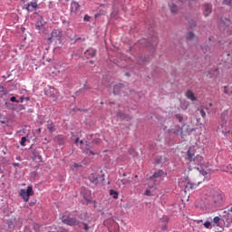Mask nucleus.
Wrapping results in <instances>:
<instances>
[{
  "instance_id": "15",
  "label": "nucleus",
  "mask_w": 232,
  "mask_h": 232,
  "mask_svg": "<svg viewBox=\"0 0 232 232\" xmlns=\"http://www.w3.org/2000/svg\"><path fill=\"white\" fill-rule=\"evenodd\" d=\"M79 3H77V2H72V4H71V11L72 12H77V10L79 9Z\"/></svg>"
},
{
  "instance_id": "50",
  "label": "nucleus",
  "mask_w": 232,
  "mask_h": 232,
  "mask_svg": "<svg viewBox=\"0 0 232 232\" xmlns=\"http://www.w3.org/2000/svg\"><path fill=\"white\" fill-rule=\"evenodd\" d=\"M123 177H126V173H123V175H122Z\"/></svg>"
},
{
  "instance_id": "12",
  "label": "nucleus",
  "mask_w": 232,
  "mask_h": 232,
  "mask_svg": "<svg viewBox=\"0 0 232 232\" xmlns=\"http://www.w3.org/2000/svg\"><path fill=\"white\" fill-rule=\"evenodd\" d=\"M211 12H213V9L211 8V5L206 4L205 8H204L205 17H208V15H209V14H211Z\"/></svg>"
},
{
  "instance_id": "45",
  "label": "nucleus",
  "mask_w": 232,
  "mask_h": 232,
  "mask_svg": "<svg viewBox=\"0 0 232 232\" xmlns=\"http://www.w3.org/2000/svg\"><path fill=\"white\" fill-rule=\"evenodd\" d=\"M185 191H188V186L185 187Z\"/></svg>"
},
{
  "instance_id": "37",
  "label": "nucleus",
  "mask_w": 232,
  "mask_h": 232,
  "mask_svg": "<svg viewBox=\"0 0 232 232\" xmlns=\"http://www.w3.org/2000/svg\"><path fill=\"white\" fill-rule=\"evenodd\" d=\"M19 102H24V96H22V97L20 98Z\"/></svg>"
},
{
  "instance_id": "43",
  "label": "nucleus",
  "mask_w": 232,
  "mask_h": 232,
  "mask_svg": "<svg viewBox=\"0 0 232 232\" xmlns=\"http://www.w3.org/2000/svg\"><path fill=\"white\" fill-rule=\"evenodd\" d=\"M22 3H26V0H20Z\"/></svg>"
},
{
  "instance_id": "40",
  "label": "nucleus",
  "mask_w": 232,
  "mask_h": 232,
  "mask_svg": "<svg viewBox=\"0 0 232 232\" xmlns=\"http://www.w3.org/2000/svg\"><path fill=\"white\" fill-rule=\"evenodd\" d=\"M75 144H79V138H76Z\"/></svg>"
},
{
  "instance_id": "6",
  "label": "nucleus",
  "mask_w": 232,
  "mask_h": 232,
  "mask_svg": "<svg viewBox=\"0 0 232 232\" xmlns=\"http://www.w3.org/2000/svg\"><path fill=\"white\" fill-rule=\"evenodd\" d=\"M37 9H39V5H37V2H31L24 5V10L28 12H34V10Z\"/></svg>"
},
{
  "instance_id": "14",
  "label": "nucleus",
  "mask_w": 232,
  "mask_h": 232,
  "mask_svg": "<svg viewBox=\"0 0 232 232\" xmlns=\"http://www.w3.org/2000/svg\"><path fill=\"white\" fill-rule=\"evenodd\" d=\"M165 173L164 170L160 169L158 171H156L153 176L151 177V179H160V177H164Z\"/></svg>"
},
{
  "instance_id": "26",
  "label": "nucleus",
  "mask_w": 232,
  "mask_h": 232,
  "mask_svg": "<svg viewBox=\"0 0 232 232\" xmlns=\"http://www.w3.org/2000/svg\"><path fill=\"white\" fill-rule=\"evenodd\" d=\"M177 130H174L173 133H176V135H179V133H182V128L176 127Z\"/></svg>"
},
{
  "instance_id": "30",
  "label": "nucleus",
  "mask_w": 232,
  "mask_h": 232,
  "mask_svg": "<svg viewBox=\"0 0 232 232\" xmlns=\"http://www.w3.org/2000/svg\"><path fill=\"white\" fill-rule=\"evenodd\" d=\"M204 227H205L207 229H209V227H211V222L206 221V222L204 223Z\"/></svg>"
},
{
  "instance_id": "52",
  "label": "nucleus",
  "mask_w": 232,
  "mask_h": 232,
  "mask_svg": "<svg viewBox=\"0 0 232 232\" xmlns=\"http://www.w3.org/2000/svg\"><path fill=\"white\" fill-rule=\"evenodd\" d=\"M58 1H60V2H61V1H63V0H58ZM66 1H70V0H66Z\"/></svg>"
},
{
  "instance_id": "16",
  "label": "nucleus",
  "mask_w": 232,
  "mask_h": 232,
  "mask_svg": "<svg viewBox=\"0 0 232 232\" xmlns=\"http://www.w3.org/2000/svg\"><path fill=\"white\" fill-rule=\"evenodd\" d=\"M110 195H111V197H112V198H115V199L119 198V192H117L113 189L110 190Z\"/></svg>"
},
{
  "instance_id": "24",
  "label": "nucleus",
  "mask_w": 232,
  "mask_h": 232,
  "mask_svg": "<svg viewBox=\"0 0 232 232\" xmlns=\"http://www.w3.org/2000/svg\"><path fill=\"white\" fill-rule=\"evenodd\" d=\"M193 38H195V34L188 32L187 35V39L191 40Z\"/></svg>"
},
{
  "instance_id": "36",
  "label": "nucleus",
  "mask_w": 232,
  "mask_h": 232,
  "mask_svg": "<svg viewBox=\"0 0 232 232\" xmlns=\"http://www.w3.org/2000/svg\"><path fill=\"white\" fill-rule=\"evenodd\" d=\"M202 50H203V53H208V50H209V48L207 47L206 49H204V47H203Z\"/></svg>"
},
{
  "instance_id": "1",
  "label": "nucleus",
  "mask_w": 232,
  "mask_h": 232,
  "mask_svg": "<svg viewBox=\"0 0 232 232\" xmlns=\"http://www.w3.org/2000/svg\"><path fill=\"white\" fill-rule=\"evenodd\" d=\"M226 202V196L222 193H216L209 200L210 208H221Z\"/></svg>"
},
{
  "instance_id": "10",
  "label": "nucleus",
  "mask_w": 232,
  "mask_h": 232,
  "mask_svg": "<svg viewBox=\"0 0 232 232\" xmlns=\"http://www.w3.org/2000/svg\"><path fill=\"white\" fill-rule=\"evenodd\" d=\"M47 130L50 131V133H53L56 131L57 126H55V123H53V121H48Z\"/></svg>"
},
{
  "instance_id": "48",
  "label": "nucleus",
  "mask_w": 232,
  "mask_h": 232,
  "mask_svg": "<svg viewBox=\"0 0 232 232\" xmlns=\"http://www.w3.org/2000/svg\"><path fill=\"white\" fill-rule=\"evenodd\" d=\"M83 143V141L82 140H80V144H82Z\"/></svg>"
},
{
  "instance_id": "13",
  "label": "nucleus",
  "mask_w": 232,
  "mask_h": 232,
  "mask_svg": "<svg viewBox=\"0 0 232 232\" xmlns=\"http://www.w3.org/2000/svg\"><path fill=\"white\" fill-rule=\"evenodd\" d=\"M186 97L187 99H189V101H197V96H195V93L192 92L191 90L187 91Z\"/></svg>"
},
{
  "instance_id": "11",
  "label": "nucleus",
  "mask_w": 232,
  "mask_h": 232,
  "mask_svg": "<svg viewBox=\"0 0 232 232\" xmlns=\"http://www.w3.org/2000/svg\"><path fill=\"white\" fill-rule=\"evenodd\" d=\"M51 39H56L59 41V39H61V31L53 30L51 34Z\"/></svg>"
},
{
  "instance_id": "33",
  "label": "nucleus",
  "mask_w": 232,
  "mask_h": 232,
  "mask_svg": "<svg viewBox=\"0 0 232 232\" xmlns=\"http://www.w3.org/2000/svg\"><path fill=\"white\" fill-rule=\"evenodd\" d=\"M83 229H84L85 231H88V229H90V227L88 226L87 223H84V224H83Z\"/></svg>"
},
{
  "instance_id": "35",
  "label": "nucleus",
  "mask_w": 232,
  "mask_h": 232,
  "mask_svg": "<svg viewBox=\"0 0 232 232\" xmlns=\"http://www.w3.org/2000/svg\"><path fill=\"white\" fill-rule=\"evenodd\" d=\"M190 26H191V28L197 26V23H196V22H193V21L190 22Z\"/></svg>"
},
{
  "instance_id": "41",
  "label": "nucleus",
  "mask_w": 232,
  "mask_h": 232,
  "mask_svg": "<svg viewBox=\"0 0 232 232\" xmlns=\"http://www.w3.org/2000/svg\"><path fill=\"white\" fill-rule=\"evenodd\" d=\"M14 168L19 167V163H14Z\"/></svg>"
},
{
  "instance_id": "49",
  "label": "nucleus",
  "mask_w": 232,
  "mask_h": 232,
  "mask_svg": "<svg viewBox=\"0 0 232 232\" xmlns=\"http://www.w3.org/2000/svg\"><path fill=\"white\" fill-rule=\"evenodd\" d=\"M90 63H91V64H93V61H91Z\"/></svg>"
},
{
  "instance_id": "27",
  "label": "nucleus",
  "mask_w": 232,
  "mask_h": 232,
  "mask_svg": "<svg viewBox=\"0 0 232 232\" xmlns=\"http://www.w3.org/2000/svg\"><path fill=\"white\" fill-rule=\"evenodd\" d=\"M176 119H178L179 122H182L184 121V118L180 114H177Z\"/></svg>"
},
{
  "instance_id": "9",
  "label": "nucleus",
  "mask_w": 232,
  "mask_h": 232,
  "mask_svg": "<svg viewBox=\"0 0 232 232\" xmlns=\"http://www.w3.org/2000/svg\"><path fill=\"white\" fill-rule=\"evenodd\" d=\"M123 88H124V85L121 83H118V84L114 85V87H113L114 95H119V93H121V92H122Z\"/></svg>"
},
{
  "instance_id": "4",
  "label": "nucleus",
  "mask_w": 232,
  "mask_h": 232,
  "mask_svg": "<svg viewBox=\"0 0 232 232\" xmlns=\"http://www.w3.org/2000/svg\"><path fill=\"white\" fill-rule=\"evenodd\" d=\"M45 95L53 99V101H57L59 99V91L53 87H49L45 90Z\"/></svg>"
},
{
  "instance_id": "28",
  "label": "nucleus",
  "mask_w": 232,
  "mask_h": 232,
  "mask_svg": "<svg viewBox=\"0 0 232 232\" xmlns=\"http://www.w3.org/2000/svg\"><path fill=\"white\" fill-rule=\"evenodd\" d=\"M146 197H151V188H147L145 191Z\"/></svg>"
},
{
  "instance_id": "22",
  "label": "nucleus",
  "mask_w": 232,
  "mask_h": 232,
  "mask_svg": "<svg viewBox=\"0 0 232 232\" xmlns=\"http://www.w3.org/2000/svg\"><path fill=\"white\" fill-rule=\"evenodd\" d=\"M213 222L214 224H216L217 226H220V217H215L213 218Z\"/></svg>"
},
{
  "instance_id": "29",
  "label": "nucleus",
  "mask_w": 232,
  "mask_h": 232,
  "mask_svg": "<svg viewBox=\"0 0 232 232\" xmlns=\"http://www.w3.org/2000/svg\"><path fill=\"white\" fill-rule=\"evenodd\" d=\"M223 4L227 5V6H231L232 5V0H224Z\"/></svg>"
},
{
  "instance_id": "2",
  "label": "nucleus",
  "mask_w": 232,
  "mask_h": 232,
  "mask_svg": "<svg viewBox=\"0 0 232 232\" xmlns=\"http://www.w3.org/2000/svg\"><path fill=\"white\" fill-rule=\"evenodd\" d=\"M188 160L189 162H198L200 166L204 164V158L200 155L195 157V149L189 148L188 150Z\"/></svg>"
},
{
  "instance_id": "19",
  "label": "nucleus",
  "mask_w": 232,
  "mask_h": 232,
  "mask_svg": "<svg viewBox=\"0 0 232 232\" xmlns=\"http://www.w3.org/2000/svg\"><path fill=\"white\" fill-rule=\"evenodd\" d=\"M86 150H87V155H99L98 152H93L90 150V145H86Z\"/></svg>"
},
{
  "instance_id": "44",
  "label": "nucleus",
  "mask_w": 232,
  "mask_h": 232,
  "mask_svg": "<svg viewBox=\"0 0 232 232\" xmlns=\"http://www.w3.org/2000/svg\"><path fill=\"white\" fill-rule=\"evenodd\" d=\"M188 186H189L190 188H193V185H191V184H188Z\"/></svg>"
},
{
  "instance_id": "8",
  "label": "nucleus",
  "mask_w": 232,
  "mask_h": 232,
  "mask_svg": "<svg viewBox=\"0 0 232 232\" xmlns=\"http://www.w3.org/2000/svg\"><path fill=\"white\" fill-rule=\"evenodd\" d=\"M222 217L227 224L232 223V212H229V210H225L222 214Z\"/></svg>"
},
{
  "instance_id": "42",
  "label": "nucleus",
  "mask_w": 232,
  "mask_h": 232,
  "mask_svg": "<svg viewBox=\"0 0 232 232\" xmlns=\"http://www.w3.org/2000/svg\"><path fill=\"white\" fill-rule=\"evenodd\" d=\"M24 101H27V102H28V101H30V98H29V97H25V98H24Z\"/></svg>"
},
{
  "instance_id": "46",
  "label": "nucleus",
  "mask_w": 232,
  "mask_h": 232,
  "mask_svg": "<svg viewBox=\"0 0 232 232\" xmlns=\"http://www.w3.org/2000/svg\"><path fill=\"white\" fill-rule=\"evenodd\" d=\"M17 159V160H21V158L20 157H18V158H16Z\"/></svg>"
},
{
  "instance_id": "39",
  "label": "nucleus",
  "mask_w": 232,
  "mask_h": 232,
  "mask_svg": "<svg viewBox=\"0 0 232 232\" xmlns=\"http://www.w3.org/2000/svg\"><path fill=\"white\" fill-rule=\"evenodd\" d=\"M224 93H229V92H227V87H225V89H224Z\"/></svg>"
},
{
  "instance_id": "34",
  "label": "nucleus",
  "mask_w": 232,
  "mask_h": 232,
  "mask_svg": "<svg viewBox=\"0 0 232 232\" xmlns=\"http://www.w3.org/2000/svg\"><path fill=\"white\" fill-rule=\"evenodd\" d=\"M59 144H64V139L63 138H58Z\"/></svg>"
},
{
  "instance_id": "21",
  "label": "nucleus",
  "mask_w": 232,
  "mask_h": 232,
  "mask_svg": "<svg viewBox=\"0 0 232 232\" xmlns=\"http://www.w3.org/2000/svg\"><path fill=\"white\" fill-rule=\"evenodd\" d=\"M198 111L199 112V114L201 115V117H202L203 119H205V117H206V111H204V109L199 108V109H198Z\"/></svg>"
},
{
  "instance_id": "7",
  "label": "nucleus",
  "mask_w": 232,
  "mask_h": 232,
  "mask_svg": "<svg viewBox=\"0 0 232 232\" xmlns=\"http://www.w3.org/2000/svg\"><path fill=\"white\" fill-rule=\"evenodd\" d=\"M63 224H66V226H77L78 222H77V218H66L62 219Z\"/></svg>"
},
{
  "instance_id": "3",
  "label": "nucleus",
  "mask_w": 232,
  "mask_h": 232,
  "mask_svg": "<svg viewBox=\"0 0 232 232\" xmlns=\"http://www.w3.org/2000/svg\"><path fill=\"white\" fill-rule=\"evenodd\" d=\"M19 195L22 197L24 202H28V200H30V197L34 196V188L29 186L26 190L22 188Z\"/></svg>"
},
{
  "instance_id": "18",
  "label": "nucleus",
  "mask_w": 232,
  "mask_h": 232,
  "mask_svg": "<svg viewBox=\"0 0 232 232\" xmlns=\"http://www.w3.org/2000/svg\"><path fill=\"white\" fill-rule=\"evenodd\" d=\"M170 12L172 14H177V12H179V7L175 4H172L170 5Z\"/></svg>"
},
{
  "instance_id": "5",
  "label": "nucleus",
  "mask_w": 232,
  "mask_h": 232,
  "mask_svg": "<svg viewBox=\"0 0 232 232\" xmlns=\"http://www.w3.org/2000/svg\"><path fill=\"white\" fill-rule=\"evenodd\" d=\"M228 121H232V112H229L228 111H224L221 113V122H223V124H227Z\"/></svg>"
},
{
  "instance_id": "47",
  "label": "nucleus",
  "mask_w": 232,
  "mask_h": 232,
  "mask_svg": "<svg viewBox=\"0 0 232 232\" xmlns=\"http://www.w3.org/2000/svg\"><path fill=\"white\" fill-rule=\"evenodd\" d=\"M134 179H139V176L136 175V176L134 177Z\"/></svg>"
},
{
  "instance_id": "31",
  "label": "nucleus",
  "mask_w": 232,
  "mask_h": 232,
  "mask_svg": "<svg viewBox=\"0 0 232 232\" xmlns=\"http://www.w3.org/2000/svg\"><path fill=\"white\" fill-rule=\"evenodd\" d=\"M10 101L11 102H19V101H17V99L14 96L11 97Z\"/></svg>"
},
{
  "instance_id": "17",
  "label": "nucleus",
  "mask_w": 232,
  "mask_h": 232,
  "mask_svg": "<svg viewBox=\"0 0 232 232\" xmlns=\"http://www.w3.org/2000/svg\"><path fill=\"white\" fill-rule=\"evenodd\" d=\"M86 53H88L91 57H95V55L97 54V51H95L94 49H88Z\"/></svg>"
},
{
  "instance_id": "20",
  "label": "nucleus",
  "mask_w": 232,
  "mask_h": 232,
  "mask_svg": "<svg viewBox=\"0 0 232 232\" xmlns=\"http://www.w3.org/2000/svg\"><path fill=\"white\" fill-rule=\"evenodd\" d=\"M121 184H122L123 186H126V185H128V184H131V180H130V179H123L121 180Z\"/></svg>"
},
{
  "instance_id": "25",
  "label": "nucleus",
  "mask_w": 232,
  "mask_h": 232,
  "mask_svg": "<svg viewBox=\"0 0 232 232\" xmlns=\"http://www.w3.org/2000/svg\"><path fill=\"white\" fill-rule=\"evenodd\" d=\"M26 140H27L26 137H22L20 144L22 146H26Z\"/></svg>"
},
{
  "instance_id": "23",
  "label": "nucleus",
  "mask_w": 232,
  "mask_h": 232,
  "mask_svg": "<svg viewBox=\"0 0 232 232\" xmlns=\"http://www.w3.org/2000/svg\"><path fill=\"white\" fill-rule=\"evenodd\" d=\"M3 95H6V91H5L4 86H0V97L3 98Z\"/></svg>"
},
{
  "instance_id": "32",
  "label": "nucleus",
  "mask_w": 232,
  "mask_h": 232,
  "mask_svg": "<svg viewBox=\"0 0 232 232\" xmlns=\"http://www.w3.org/2000/svg\"><path fill=\"white\" fill-rule=\"evenodd\" d=\"M91 19H92V17H91L90 15H88V14H86V15L84 16V18H83V20H84V21H87V22H89Z\"/></svg>"
},
{
  "instance_id": "51",
  "label": "nucleus",
  "mask_w": 232,
  "mask_h": 232,
  "mask_svg": "<svg viewBox=\"0 0 232 232\" xmlns=\"http://www.w3.org/2000/svg\"><path fill=\"white\" fill-rule=\"evenodd\" d=\"M12 226V222H10L9 227Z\"/></svg>"
},
{
  "instance_id": "38",
  "label": "nucleus",
  "mask_w": 232,
  "mask_h": 232,
  "mask_svg": "<svg viewBox=\"0 0 232 232\" xmlns=\"http://www.w3.org/2000/svg\"><path fill=\"white\" fill-rule=\"evenodd\" d=\"M79 166H80V165L77 164V163H73V164H72V167H74V168H79Z\"/></svg>"
}]
</instances>
